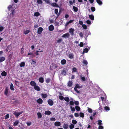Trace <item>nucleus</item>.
<instances>
[{"label": "nucleus", "instance_id": "obj_59", "mask_svg": "<svg viewBox=\"0 0 129 129\" xmlns=\"http://www.w3.org/2000/svg\"><path fill=\"white\" fill-rule=\"evenodd\" d=\"M79 35L81 37H83V33L82 32H80L79 34Z\"/></svg>", "mask_w": 129, "mask_h": 129}, {"label": "nucleus", "instance_id": "obj_3", "mask_svg": "<svg viewBox=\"0 0 129 129\" xmlns=\"http://www.w3.org/2000/svg\"><path fill=\"white\" fill-rule=\"evenodd\" d=\"M43 30V29L42 27H40L39 28L38 30V33L39 34H41Z\"/></svg>", "mask_w": 129, "mask_h": 129}, {"label": "nucleus", "instance_id": "obj_58", "mask_svg": "<svg viewBox=\"0 0 129 129\" xmlns=\"http://www.w3.org/2000/svg\"><path fill=\"white\" fill-rule=\"evenodd\" d=\"M77 71V69L75 68H74L72 69V71L73 72H76Z\"/></svg>", "mask_w": 129, "mask_h": 129}, {"label": "nucleus", "instance_id": "obj_43", "mask_svg": "<svg viewBox=\"0 0 129 129\" xmlns=\"http://www.w3.org/2000/svg\"><path fill=\"white\" fill-rule=\"evenodd\" d=\"M50 79L49 78H48L46 80L47 83H48L50 82Z\"/></svg>", "mask_w": 129, "mask_h": 129}, {"label": "nucleus", "instance_id": "obj_54", "mask_svg": "<svg viewBox=\"0 0 129 129\" xmlns=\"http://www.w3.org/2000/svg\"><path fill=\"white\" fill-rule=\"evenodd\" d=\"M74 103L76 105H78L79 104V102L77 101H75L74 102Z\"/></svg>", "mask_w": 129, "mask_h": 129}, {"label": "nucleus", "instance_id": "obj_21", "mask_svg": "<svg viewBox=\"0 0 129 129\" xmlns=\"http://www.w3.org/2000/svg\"><path fill=\"white\" fill-rule=\"evenodd\" d=\"M97 2L99 5H102V2L100 0H96Z\"/></svg>", "mask_w": 129, "mask_h": 129}, {"label": "nucleus", "instance_id": "obj_36", "mask_svg": "<svg viewBox=\"0 0 129 129\" xmlns=\"http://www.w3.org/2000/svg\"><path fill=\"white\" fill-rule=\"evenodd\" d=\"M104 109L105 111L109 110H110L109 108L107 106H105L104 107Z\"/></svg>", "mask_w": 129, "mask_h": 129}, {"label": "nucleus", "instance_id": "obj_57", "mask_svg": "<svg viewBox=\"0 0 129 129\" xmlns=\"http://www.w3.org/2000/svg\"><path fill=\"white\" fill-rule=\"evenodd\" d=\"M59 97V99L61 100H62L64 99L63 97L61 95H60Z\"/></svg>", "mask_w": 129, "mask_h": 129}, {"label": "nucleus", "instance_id": "obj_60", "mask_svg": "<svg viewBox=\"0 0 129 129\" xmlns=\"http://www.w3.org/2000/svg\"><path fill=\"white\" fill-rule=\"evenodd\" d=\"M50 120L51 121H55L56 120V119L54 117H52L50 118Z\"/></svg>", "mask_w": 129, "mask_h": 129}, {"label": "nucleus", "instance_id": "obj_9", "mask_svg": "<svg viewBox=\"0 0 129 129\" xmlns=\"http://www.w3.org/2000/svg\"><path fill=\"white\" fill-rule=\"evenodd\" d=\"M51 5L53 7H59V6L58 5L55 3H52L51 4Z\"/></svg>", "mask_w": 129, "mask_h": 129}, {"label": "nucleus", "instance_id": "obj_48", "mask_svg": "<svg viewBox=\"0 0 129 129\" xmlns=\"http://www.w3.org/2000/svg\"><path fill=\"white\" fill-rule=\"evenodd\" d=\"M75 90L78 93H80V91L77 90L76 87H75L74 88Z\"/></svg>", "mask_w": 129, "mask_h": 129}, {"label": "nucleus", "instance_id": "obj_44", "mask_svg": "<svg viewBox=\"0 0 129 129\" xmlns=\"http://www.w3.org/2000/svg\"><path fill=\"white\" fill-rule=\"evenodd\" d=\"M83 62L84 64L86 65H87L88 63V62L86 60H84L83 61Z\"/></svg>", "mask_w": 129, "mask_h": 129}, {"label": "nucleus", "instance_id": "obj_22", "mask_svg": "<svg viewBox=\"0 0 129 129\" xmlns=\"http://www.w3.org/2000/svg\"><path fill=\"white\" fill-rule=\"evenodd\" d=\"M10 88L11 90H14L13 85L12 83L11 84H10Z\"/></svg>", "mask_w": 129, "mask_h": 129}, {"label": "nucleus", "instance_id": "obj_39", "mask_svg": "<svg viewBox=\"0 0 129 129\" xmlns=\"http://www.w3.org/2000/svg\"><path fill=\"white\" fill-rule=\"evenodd\" d=\"M29 32H30V31L29 30H27L24 31V33L26 35V34H28V33H29Z\"/></svg>", "mask_w": 129, "mask_h": 129}, {"label": "nucleus", "instance_id": "obj_16", "mask_svg": "<svg viewBox=\"0 0 129 129\" xmlns=\"http://www.w3.org/2000/svg\"><path fill=\"white\" fill-rule=\"evenodd\" d=\"M66 60L64 59L62 60L61 61V63L62 64H64L66 63Z\"/></svg>", "mask_w": 129, "mask_h": 129}, {"label": "nucleus", "instance_id": "obj_41", "mask_svg": "<svg viewBox=\"0 0 129 129\" xmlns=\"http://www.w3.org/2000/svg\"><path fill=\"white\" fill-rule=\"evenodd\" d=\"M88 112L90 113H91L92 112V110L91 109L88 107Z\"/></svg>", "mask_w": 129, "mask_h": 129}, {"label": "nucleus", "instance_id": "obj_8", "mask_svg": "<svg viewBox=\"0 0 129 129\" xmlns=\"http://www.w3.org/2000/svg\"><path fill=\"white\" fill-rule=\"evenodd\" d=\"M54 28L53 26L52 25H51L49 27V30L50 31L53 30Z\"/></svg>", "mask_w": 129, "mask_h": 129}, {"label": "nucleus", "instance_id": "obj_26", "mask_svg": "<svg viewBox=\"0 0 129 129\" xmlns=\"http://www.w3.org/2000/svg\"><path fill=\"white\" fill-rule=\"evenodd\" d=\"M52 65V68L53 69H55L57 67V65L54 64H53Z\"/></svg>", "mask_w": 129, "mask_h": 129}, {"label": "nucleus", "instance_id": "obj_5", "mask_svg": "<svg viewBox=\"0 0 129 129\" xmlns=\"http://www.w3.org/2000/svg\"><path fill=\"white\" fill-rule=\"evenodd\" d=\"M30 84L32 86H33L34 87L37 85L35 81H32L30 82Z\"/></svg>", "mask_w": 129, "mask_h": 129}, {"label": "nucleus", "instance_id": "obj_31", "mask_svg": "<svg viewBox=\"0 0 129 129\" xmlns=\"http://www.w3.org/2000/svg\"><path fill=\"white\" fill-rule=\"evenodd\" d=\"M89 50L88 49L86 48L84 49L83 50V53H87L88 51Z\"/></svg>", "mask_w": 129, "mask_h": 129}, {"label": "nucleus", "instance_id": "obj_27", "mask_svg": "<svg viewBox=\"0 0 129 129\" xmlns=\"http://www.w3.org/2000/svg\"><path fill=\"white\" fill-rule=\"evenodd\" d=\"M89 18L92 20H94V17L93 15H90L89 16Z\"/></svg>", "mask_w": 129, "mask_h": 129}, {"label": "nucleus", "instance_id": "obj_6", "mask_svg": "<svg viewBox=\"0 0 129 129\" xmlns=\"http://www.w3.org/2000/svg\"><path fill=\"white\" fill-rule=\"evenodd\" d=\"M74 29L71 28L69 29V33L71 34L72 36L74 35Z\"/></svg>", "mask_w": 129, "mask_h": 129}, {"label": "nucleus", "instance_id": "obj_56", "mask_svg": "<svg viewBox=\"0 0 129 129\" xmlns=\"http://www.w3.org/2000/svg\"><path fill=\"white\" fill-rule=\"evenodd\" d=\"M62 41V40L61 39H59L57 41V42L58 43H60Z\"/></svg>", "mask_w": 129, "mask_h": 129}, {"label": "nucleus", "instance_id": "obj_13", "mask_svg": "<svg viewBox=\"0 0 129 129\" xmlns=\"http://www.w3.org/2000/svg\"><path fill=\"white\" fill-rule=\"evenodd\" d=\"M51 113V112L49 110H48L47 111H45V114L47 115H49Z\"/></svg>", "mask_w": 129, "mask_h": 129}, {"label": "nucleus", "instance_id": "obj_12", "mask_svg": "<svg viewBox=\"0 0 129 129\" xmlns=\"http://www.w3.org/2000/svg\"><path fill=\"white\" fill-rule=\"evenodd\" d=\"M41 95L43 98H45L47 96V95L46 94L42 93Z\"/></svg>", "mask_w": 129, "mask_h": 129}, {"label": "nucleus", "instance_id": "obj_32", "mask_svg": "<svg viewBox=\"0 0 129 129\" xmlns=\"http://www.w3.org/2000/svg\"><path fill=\"white\" fill-rule=\"evenodd\" d=\"M73 8L75 12H77L78 11V9L77 7L74 6L73 7Z\"/></svg>", "mask_w": 129, "mask_h": 129}, {"label": "nucleus", "instance_id": "obj_47", "mask_svg": "<svg viewBox=\"0 0 129 129\" xmlns=\"http://www.w3.org/2000/svg\"><path fill=\"white\" fill-rule=\"evenodd\" d=\"M72 122L74 124H75L77 123V122L75 120H72Z\"/></svg>", "mask_w": 129, "mask_h": 129}, {"label": "nucleus", "instance_id": "obj_38", "mask_svg": "<svg viewBox=\"0 0 129 129\" xmlns=\"http://www.w3.org/2000/svg\"><path fill=\"white\" fill-rule=\"evenodd\" d=\"M98 124L99 125H101L102 124V121L101 120H98Z\"/></svg>", "mask_w": 129, "mask_h": 129}, {"label": "nucleus", "instance_id": "obj_62", "mask_svg": "<svg viewBox=\"0 0 129 129\" xmlns=\"http://www.w3.org/2000/svg\"><path fill=\"white\" fill-rule=\"evenodd\" d=\"M74 115L76 117H78L79 116V115L78 113H75L74 114Z\"/></svg>", "mask_w": 129, "mask_h": 129}, {"label": "nucleus", "instance_id": "obj_61", "mask_svg": "<svg viewBox=\"0 0 129 129\" xmlns=\"http://www.w3.org/2000/svg\"><path fill=\"white\" fill-rule=\"evenodd\" d=\"M79 46L80 47H82L83 46V44L82 42H81L79 44Z\"/></svg>", "mask_w": 129, "mask_h": 129}, {"label": "nucleus", "instance_id": "obj_25", "mask_svg": "<svg viewBox=\"0 0 129 129\" xmlns=\"http://www.w3.org/2000/svg\"><path fill=\"white\" fill-rule=\"evenodd\" d=\"M8 89L7 87H6L4 92V94L6 95H7L8 94Z\"/></svg>", "mask_w": 129, "mask_h": 129}, {"label": "nucleus", "instance_id": "obj_45", "mask_svg": "<svg viewBox=\"0 0 129 129\" xmlns=\"http://www.w3.org/2000/svg\"><path fill=\"white\" fill-rule=\"evenodd\" d=\"M82 26L83 28L84 29H86L87 28V26L85 24H83L82 25Z\"/></svg>", "mask_w": 129, "mask_h": 129}, {"label": "nucleus", "instance_id": "obj_17", "mask_svg": "<svg viewBox=\"0 0 129 129\" xmlns=\"http://www.w3.org/2000/svg\"><path fill=\"white\" fill-rule=\"evenodd\" d=\"M75 87H76L77 88H81L82 87V86H79L78 84H77L76 85Z\"/></svg>", "mask_w": 129, "mask_h": 129}, {"label": "nucleus", "instance_id": "obj_64", "mask_svg": "<svg viewBox=\"0 0 129 129\" xmlns=\"http://www.w3.org/2000/svg\"><path fill=\"white\" fill-rule=\"evenodd\" d=\"M98 128H99V129H103V126H101V125H99V126Z\"/></svg>", "mask_w": 129, "mask_h": 129}, {"label": "nucleus", "instance_id": "obj_23", "mask_svg": "<svg viewBox=\"0 0 129 129\" xmlns=\"http://www.w3.org/2000/svg\"><path fill=\"white\" fill-rule=\"evenodd\" d=\"M64 100L67 102H68L70 101L69 98L68 97H65L64 98Z\"/></svg>", "mask_w": 129, "mask_h": 129}, {"label": "nucleus", "instance_id": "obj_4", "mask_svg": "<svg viewBox=\"0 0 129 129\" xmlns=\"http://www.w3.org/2000/svg\"><path fill=\"white\" fill-rule=\"evenodd\" d=\"M70 36L68 33H67L64 34L62 36V37L66 38H69Z\"/></svg>", "mask_w": 129, "mask_h": 129}, {"label": "nucleus", "instance_id": "obj_11", "mask_svg": "<svg viewBox=\"0 0 129 129\" xmlns=\"http://www.w3.org/2000/svg\"><path fill=\"white\" fill-rule=\"evenodd\" d=\"M43 100L41 99H39L37 100V102L40 104H41L43 102Z\"/></svg>", "mask_w": 129, "mask_h": 129}, {"label": "nucleus", "instance_id": "obj_24", "mask_svg": "<svg viewBox=\"0 0 129 129\" xmlns=\"http://www.w3.org/2000/svg\"><path fill=\"white\" fill-rule=\"evenodd\" d=\"M68 127L69 125L68 124H64L63 125V128L65 129L67 128Z\"/></svg>", "mask_w": 129, "mask_h": 129}, {"label": "nucleus", "instance_id": "obj_1", "mask_svg": "<svg viewBox=\"0 0 129 129\" xmlns=\"http://www.w3.org/2000/svg\"><path fill=\"white\" fill-rule=\"evenodd\" d=\"M48 103L49 105L51 106H52L54 104L53 101L51 99H49L48 101Z\"/></svg>", "mask_w": 129, "mask_h": 129}, {"label": "nucleus", "instance_id": "obj_40", "mask_svg": "<svg viewBox=\"0 0 129 129\" xmlns=\"http://www.w3.org/2000/svg\"><path fill=\"white\" fill-rule=\"evenodd\" d=\"M80 116L82 117H83L84 116V114L83 113L80 112L79 114Z\"/></svg>", "mask_w": 129, "mask_h": 129}, {"label": "nucleus", "instance_id": "obj_29", "mask_svg": "<svg viewBox=\"0 0 129 129\" xmlns=\"http://www.w3.org/2000/svg\"><path fill=\"white\" fill-rule=\"evenodd\" d=\"M73 55L72 54H69V56L70 58L72 59L74 58Z\"/></svg>", "mask_w": 129, "mask_h": 129}, {"label": "nucleus", "instance_id": "obj_7", "mask_svg": "<svg viewBox=\"0 0 129 129\" xmlns=\"http://www.w3.org/2000/svg\"><path fill=\"white\" fill-rule=\"evenodd\" d=\"M34 88L37 91H39L40 90V87L37 85L35 86Z\"/></svg>", "mask_w": 129, "mask_h": 129}, {"label": "nucleus", "instance_id": "obj_19", "mask_svg": "<svg viewBox=\"0 0 129 129\" xmlns=\"http://www.w3.org/2000/svg\"><path fill=\"white\" fill-rule=\"evenodd\" d=\"M72 85V82L71 81H69L68 83V86L69 87H71Z\"/></svg>", "mask_w": 129, "mask_h": 129}, {"label": "nucleus", "instance_id": "obj_35", "mask_svg": "<svg viewBox=\"0 0 129 129\" xmlns=\"http://www.w3.org/2000/svg\"><path fill=\"white\" fill-rule=\"evenodd\" d=\"M19 123V121L18 120L16 121L14 123V125L15 126H16Z\"/></svg>", "mask_w": 129, "mask_h": 129}, {"label": "nucleus", "instance_id": "obj_49", "mask_svg": "<svg viewBox=\"0 0 129 129\" xmlns=\"http://www.w3.org/2000/svg\"><path fill=\"white\" fill-rule=\"evenodd\" d=\"M81 78L83 81H85V78L84 77H82L81 76Z\"/></svg>", "mask_w": 129, "mask_h": 129}, {"label": "nucleus", "instance_id": "obj_51", "mask_svg": "<svg viewBox=\"0 0 129 129\" xmlns=\"http://www.w3.org/2000/svg\"><path fill=\"white\" fill-rule=\"evenodd\" d=\"M69 104L70 105H74V103L73 101H71L69 103Z\"/></svg>", "mask_w": 129, "mask_h": 129}, {"label": "nucleus", "instance_id": "obj_46", "mask_svg": "<svg viewBox=\"0 0 129 129\" xmlns=\"http://www.w3.org/2000/svg\"><path fill=\"white\" fill-rule=\"evenodd\" d=\"M70 108L71 109V111H72L74 112V111H75V108H74L72 106H71Z\"/></svg>", "mask_w": 129, "mask_h": 129}, {"label": "nucleus", "instance_id": "obj_2", "mask_svg": "<svg viewBox=\"0 0 129 129\" xmlns=\"http://www.w3.org/2000/svg\"><path fill=\"white\" fill-rule=\"evenodd\" d=\"M22 112H14L13 113V114L14 115L16 118H18V116L22 113Z\"/></svg>", "mask_w": 129, "mask_h": 129}, {"label": "nucleus", "instance_id": "obj_28", "mask_svg": "<svg viewBox=\"0 0 129 129\" xmlns=\"http://www.w3.org/2000/svg\"><path fill=\"white\" fill-rule=\"evenodd\" d=\"M37 3L38 4H42V0H38L37 1Z\"/></svg>", "mask_w": 129, "mask_h": 129}, {"label": "nucleus", "instance_id": "obj_42", "mask_svg": "<svg viewBox=\"0 0 129 129\" xmlns=\"http://www.w3.org/2000/svg\"><path fill=\"white\" fill-rule=\"evenodd\" d=\"M74 125L73 124H71L70 125L69 127L70 129H72L74 128Z\"/></svg>", "mask_w": 129, "mask_h": 129}, {"label": "nucleus", "instance_id": "obj_52", "mask_svg": "<svg viewBox=\"0 0 129 129\" xmlns=\"http://www.w3.org/2000/svg\"><path fill=\"white\" fill-rule=\"evenodd\" d=\"M45 2L47 3L50 5L51 3L50 1L49 0H46L45 1Z\"/></svg>", "mask_w": 129, "mask_h": 129}, {"label": "nucleus", "instance_id": "obj_63", "mask_svg": "<svg viewBox=\"0 0 129 129\" xmlns=\"http://www.w3.org/2000/svg\"><path fill=\"white\" fill-rule=\"evenodd\" d=\"M9 116L8 114L6 115L5 116V119H7L9 117Z\"/></svg>", "mask_w": 129, "mask_h": 129}, {"label": "nucleus", "instance_id": "obj_53", "mask_svg": "<svg viewBox=\"0 0 129 129\" xmlns=\"http://www.w3.org/2000/svg\"><path fill=\"white\" fill-rule=\"evenodd\" d=\"M90 34L91 33L90 32H88V33L87 32L85 34V36L87 37L88 35H90Z\"/></svg>", "mask_w": 129, "mask_h": 129}, {"label": "nucleus", "instance_id": "obj_55", "mask_svg": "<svg viewBox=\"0 0 129 129\" xmlns=\"http://www.w3.org/2000/svg\"><path fill=\"white\" fill-rule=\"evenodd\" d=\"M86 22L87 24H91V21L89 20H87Z\"/></svg>", "mask_w": 129, "mask_h": 129}, {"label": "nucleus", "instance_id": "obj_20", "mask_svg": "<svg viewBox=\"0 0 129 129\" xmlns=\"http://www.w3.org/2000/svg\"><path fill=\"white\" fill-rule=\"evenodd\" d=\"M39 81L41 83H43L44 82V79L42 77H40L39 79Z\"/></svg>", "mask_w": 129, "mask_h": 129}, {"label": "nucleus", "instance_id": "obj_37", "mask_svg": "<svg viewBox=\"0 0 129 129\" xmlns=\"http://www.w3.org/2000/svg\"><path fill=\"white\" fill-rule=\"evenodd\" d=\"M75 109L77 111H79L80 109V107L78 106H75Z\"/></svg>", "mask_w": 129, "mask_h": 129}, {"label": "nucleus", "instance_id": "obj_10", "mask_svg": "<svg viewBox=\"0 0 129 129\" xmlns=\"http://www.w3.org/2000/svg\"><path fill=\"white\" fill-rule=\"evenodd\" d=\"M54 125L56 126H59L61 125V124L60 122L57 121L55 122Z\"/></svg>", "mask_w": 129, "mask_h": 129}, {"label": "nucleus", "instance_id": "obj_30", "mask_svg": "<svg viewBox=\"0 0 129 129\" xmlns=\"http://www.w3.org/2000/svg\"><path fill=\"white\" fill-rule=\"evenodd\" d=\"M37 115L38 116V118H41L42 117V115L39 112L37 113Z\"/></svg>", "mask_w": 129, "mask_h": 129}, {"label": "nucleus", "instance_id": "obj_18", "mask_svg": "<svg viewBox=\"0 0 129 129\" xmlns=\"http://www.w3.org/2000/svg\"><path fill=\"white\" fill-rule=\"evenodd\" d=\"M1 75L3 76H6L7 75V73L5 71L1 73Z\"/></svg>", "mask_w": 129, "mask_h": 129}, {"label": "nucleus", "instance_id": "obj_33", "mask_svg": "<svg viewBox=\"0 0 129 129\" xmlns=\"http://www.w3.org/2000/svg\"><path fill=\"white\" fill-rule=\"evenodd\" d=\"M34 15L36 16H38L40 15V14L39 12H37L35 13Z\"/></svg>", "mask_w": 129, "mask_h": 129}, {"label": "nucleus", "instance_id": "obj_14", "mask_svg": "<svg viewBox=\"0 0 129 129\" xmlns=\"http://www.w3.org/2000/svg\"><path fill=\"white\" fill-rule=\"evenodd\" d=\"M61 73L62 75H65L66 74V71L64 70H63L61 71Z\"/></svg>", "mask_w": 129, "mask_h": 129}, {"label": "nucleus", "instance_id": "obj_15", "mask_svg": "<svg viewBox=\"0 0 129 129\" xmlns=\"http://www.w3.org/2000/svg\"><path fill=\"white\" fill-rule=\"evenodd\" d=\"M5 60V58L4 57H0V62H1Z\"/></svg>", "mask_w": 129, "mask_h": 129}, {"label": "nucleus", "instance_id": "obj_50", "mask_svg": "<svg viewBox=\"0 0 129 129\" xmlns=\"http://www.w3.org/2000/svg\"><path fill=\"white\" fill-rule=\"evenodd\" d=\"M91 9L92 11V12H94L95 10V8L94 7H92L91 8Z\"/></svg>", "mask_w": 129, "mask_h": 129}, {"label": "nucleus", "instance_id": "obj_34", "mask_svg": "<svg viewBox=\"0 0 129 129\" xmlns=\"http://www.w3.org/2000/svg\"><path fill=\"white\" fill-rule=\"evenodd\" d=\"M25 66V63L23 62H22L20 64V67H24Z\"/></svg>", "mask_w": 129, "mask_h": 129}]
</instances>
